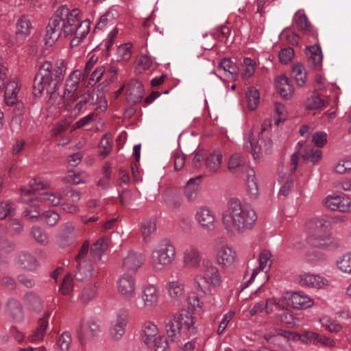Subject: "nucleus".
<instances>
[{
  "instance_id": "obj_42",
  "label": "nucleus",
  "mask_w": 351,
  "mask_h": 351,
  "mask_svg": "<svg viewBox=\"0 0 351 351\" xmlns=\"http://www.w3.org/2000/svg\"><path fill=\"white\" fill-rule=\"evenodd\" d=\"M245 99L249 110H254L256 109L260 102L259 90L254 86L248 87L245 92Z\"/></svg>"
},
{
  "instance_id": "obj_45",
  "label": "nucleus",
  "mask_w": 351,
  "mask_h": 351,
  "mask_svg": "<svg viewBox=\"0 0 351 351\" xmlns=\"http://www.w3.org/2000/svg\"><path fill=\"white\" fill-rule=\"evenodd\" d=\"M49 183L42 178H38L29 182V187H22L21 191L24 195H30L36 191L49 187Z\"/></svg>"
},
{
  "instance_id": "obj_11",
  "label": "nucleus",
  "mask_w": 351,
  "mask_h": 351,
  "mask_svg": "<svg viewBox=\"0 0 351 351\" xmlns=\"http://www.w3.org/2000/svg\"><path fill=\"white\" fill-rule=\"evenodd\" d=\"M82 72L79 70L72 71L66 77L62 96L61 99H56V105H52L55 108H61L62 104L68 102L76 101L78 95Z\"/></svg>"
},
{
  "instance_id": "obj_13",
  "label": "nucleus",
  "mask_w": 351,
  "mask_h": 351,
  "mask_svg": "<svg viewBox=\"0 0 351 351\" xmlns=\"http://www.w3.org/2000/svg\"><path fill=\"white\" fill-rule=\"evenodd\" d=\"M176 253L173 245L168 241L161 243L152 252V262L156 269L160 270L169 265Z\"/></svg>"
},
{
  "instance_id": "obj_17",
  "label": "nucleus",
  "mask_w": 351,
  "mask_h": 351,
  "mask_svg": "<svg viewBox=\"0 0 351 351\" xmlns=\"http://www.w3.org/2000/svg\"><path fill=\"white\" fill-rule=\"evenodd\" d=\"M324 204L327 208L333 211L351 212V198L347 195H328L324 199Z\"/></svg>"
},
{
  "instance_id": "obj_26",
  "label": "nucleus",
  "mask_w": 351,
  "mask_h": 351,
  "mask_svg": "<svg viewBox=\"0 0 351 351\" xmlns=\"http://www.w3.org/2000/svg\"><path fill=\"white\" fill-rule=\"evenodd\" d=\"M276 88L282 97L290 99L294 93L293 85L286 75H280L275 79Z\"/></svg>"
},
{
  "instance_id": "obj_36",
  "label": "nucleus",
  "mask_w": 351,
  "mask_h": 351,
  "mask_svg": "<svg viewBox=\"0 0 351 351\" xmlns=\"http://www.w3.org/2000/svg\"><path fill=\"white\" fill-rule=\"evenodd\" d=\"M24 305L30 311L34 312L40 311L43 308L41 298L34 292H27L23 296Z\"/></svg>"
},
{
  "instance_id": "obj_29",
  "label": "nucleus",
  "mask_w": 351,
  "mask_h": 351,
  "mask_svg": "<svg viewBox=\"0 0 351 351\" xmlns=\"http://www.w3.org/2000/svg\"><path fill=\"white\" fill-rule=\"evenodd\" d=\"M245 189L251 199H256L259 194L258 181L253 169L246 171L245 178Z\"/></svg>"
},
{
  "instance_id": "obj_33",
  "label": "nucleus",
  "mask_w": 351,
  "mask_h": 351,
  "mask_svg": "<svg viewBox=\"0 0 351 351\" xmlns=\"http://www.w3.org/2000/svg\"><path fill=\"white\" fill-rule=\"evenodd\" d=\"M183 264L186 267H195L199 265L200 256L197 249L194 247H187L183 252Z\"/></svg>"
},
{
  "instance_id": "obj_64",
  "label": "nucleus",
  "mask_w": 351,
  "mask_h": 351,
  "mask_svg": "<svg viewBox=\"0 0 351 351\" xmlns=\"http://www.w3.org/2000/svg\"><path fill=\"white\" fill-rule=\"evenodd\" d=\"M337 265L342 271L351 274V253L344 255Z\"/></svg>"
},
{
  "instance_id": "obj_62",
  "label": "nucleus",
  "mask_w": 351,
  "mask_h": 351,
  "mask_svg": "<svg viewBox=\"0 0 351 351\" xmlns=\"http://www.w3.org/2000/svg\"><path fill=\"white\" fill-rule=\"evenodd\" d=\"M31 234L40 244L45 245L48 243L47 236L40 228L33 227L31 230Z\"/></svg>"
},
{
  "instance_id": "obj_31",
  "label": "nucleus",
  "mask_w": 351,
  "mask_h": 351,
  "mask_svg": "<svg viewBox=\"0 0 351 351\" xmlns=\"http://www.w3.org/2000/svg\"><path fill=\"white\" fill-rule=\"evenodd\" d=\"M156 221L154 217L144 219L141 223V231L143 241L149 243L156 233Z\"/></svg>"
},
{
  "instance_id": "obj_34",
  "label": "nucleus",
  "mask_w": 351,
  "mask_h": 351,
  "mask_svg": "<svg viewBox=\"0 0 351 351\" xmlns=\"http://www.w3.org/2000/svg\"><path fill=\"white\" fill-rule=\"evenodd\" d=\"M32 25L27 16H22L16 23V35L20 39L26 38L31 33Z\"/></svg>"
},
{
  "instance_id": "obj_24",
  "label": "nucleus",
  "mask_w": 351,
  "mask_h": 351,
  "mask_svg": "<svg viewBox=\"0 0 351 351\" xmlns=\"http://www.w3.org/2000/svg\"><path fill=\"white\" fill-rule=\"evenodd\" d=\"M143 93L144 88L141 82L133 79L130 82L127 89V101L132 104H136L141 100Z\"/></svg>"
},
{
  "instance_id": "obj_25",
  "label": "nucleus",
  "mask_w": 351,
  "mask_h": 351,
  "mask_svg": "<svg viewBox=\"0 0 351 351\" xmlns=\"http://www.w3.org/2000/svg\"><path fill=\"white\" fill-rule=\"evenodd\" d=\"M222 161L223 153L219 148L215 149L204 158L206 168L209 172H217L220 169Z\"/></svg>"
},
{
  "instance_id": "obj_10",
  "label": "nucleus",
  "mask_w": 351,
  "mask_h": 351,
  "mask_svg": "<svg viewBox=\"0 0 351 351\" xmlns=\"http://www.w3.org/2000/svg\"><path fill=\"white\" fill-rule=\"evenodd\" d=\"M221 277L218 268L211 262H203V274L195 277V283L198 290L206 293L210 290V286L218 287L221 285Z\"/></svg>"
},
{
  "instance_id": "obj_37",
  "label": "nucleus",
  "mask_w": 351,
  "mask_h": 351,
  "mask_svg": "<svg viewBox=\"0 0 351 351\" xmlns=\"http://www.w3.org/2000/svg\"><path fill=\"white\" fill-rule=\"evenodd\" d=\"M51 316V312H46L44 316L39 319L38 326L34 331L31 337L32 342H37L41 341L45 334L46 329L49 325V318Z\"/></svg>"
},
{
  "instance_id": "obj_21",
  "label": "nucleus",
  "mask_w": 351,
  "mask_h": 351,
  "mask_svg": "<svg viewBox=\"0 0 351 351\" xmlns=\"http://www.w3.org/2000/svg\"><path fill=\"white\" fill-rule=\"evenodd\" d=\"M299 284L304 287L322 289L328 285V280L319 274L303 273L299 276Z\"/></svg>"
},
{
  "instance_id": "obj_27",
  "label": "nucleus",
  "mask_w": 351,
  "mask_h": 351,
  "mask_svg": "<svg viewBox=\"0 0 351 351\" xmlns=\"http://www.w3.org/2000/svg\"><path fill=\"white\" fill-rule=\"evenodd\" d=\"M100 327L99 324L94 320H90L80 326L78 330L80 340L83 342L86 339L93 338L99 335Z\"/></svg>"
},
{
  "instance_id": "obj_4",
  "label": "nucleus",
  "mask_w": 351,
  "mask_h": 351,
  "mask_svg": "<svg viewBox=\"0 0 351 351\" xmlns=\"http://www.w3.org/2000/svg\"><path fill=\"white\" fill-rule=\"evenodd\" d=\"M177 302H184L188 306V309L180 310L177 317V328L186 335H195L197 328L193 311L198 309L202 311V303L195 293L191 292L189 287L178 282Z\"/></svg>"
},
{
  "instance_id": "obj_48",
  "label": "nucleus",
  "mask_w": 351,
  "mask_h": 351,
  "mask_svg": "<svg viewBox=\"0 0 351 351\" xmlns=\"http://www.w3.org/2000/svg\"><path fill=\"white\" fill-rule=\"evenodd\" d=\"M108 244L106 241L104 239H99L91 247L90 254L93 258L96 261H99L104 252L106 250Z\"/></svg>"
},
{
  "instance_id": "obj_15",
  "label": "nucleus",
  "mask_w": 351,
  "mask_h": 351,
  "mask_svg": "<svg viewBox=\"0 0 351 351\" xmlns=\"http://www.w3.org/2000/svg\"><path fill=\"white\" fill-rule=\"evenodd\" d=\"M194 218L199 227L206 232H212L217 227V215L208 206H199L195 210Z\"/></svg>"
},
{
  "instance_id": "obj_12",
  "label": "nucleus",
  "mask_w": 351,
  "mask_h": 351,
  "mask_svg": "<svg viewBox=\"0 0 351 351\" xmlns=\"http://www.w3.org/2000/svg\"><path fill=\"white\" fill-rule=\"evenodd\" d=\"M139 298L141 302H136L135 306L139 310L152 311L159 303L160 293L158 287L151 283L142 285Z\"/></svg>"
},
{
  "instance_id": "obj_16",
  "label": "nucleus",
  "mask_w": 351,
  "mask_h": 351,
  "mask_svg": "<svg viewBox=\"0 0 351 351\" xmlns=\"http://www.w3.org/2000/svg\"><path fill=\"white\" fill-rule=\"evenodd\" d=\"M40 209L38 204L33 203L25 209L23 216L26 219L33 221L38 219L40 221L46 223L49 226H55L60 219L58 213L53 210H48L42 214H40Z\"/></svg>"
},
{
  "instance_id": "obj_60",
  "label": "nucleus",
  "mask_w": 351,
  "mask_h": 351,
  "mask_svg": "<svg viewBox=\"0 0 351 351\" xmlns=\"http://www.w3.org/2000/svg\"><path fill=\"white\" fill-rule=\"evenodd\" d=\"M274 111H275V123L276 125H279L281 122H282L287 116V110L282 104L276 102L274 104Z\"/></svg>"
},
{
  "instance_id": "obj_6",
  "label": "nucleus",
  "mask_w": 351,
  "mask_h": 351,
  "mask_svg": "<svg viewBox=\"0 0 351 351\" xmlns=\"http://www.w3.org/2000/svg\"><path fill=\"white\" fill-rule=\"evenodd\" d=\"M96 106L95 110L99 112H104L107 108V101L102 94L99 95L93 90H87L77 95L76 101L68 102L61 106V108L70 113L74 118Z\"/></svg>"
},
{
  "instance_id": "obj_44",
  "label": "nucleus",
  "mask_w": 351,
  "mask_h": 351,
  "mask_svg": "<svg viewBox=\"0 0 351 351\" xmlns=\"http://www.w3.org/2000/svg\"><path fill=\"white\" fill-rule=\"evenodd\" d=\"M219 69H223L226 73H228L231 80L234 81L237 79L239 75V69L237 65L229 58H223L219 65Z\"/></svg>"
},
{
  "instance_id": "obj_22",
  "label": "nucleus",
  "mask_w": 351,
  "mask_h": 351,
  "mask_svg": "<svg viewBox=\"0 0 351 351\" xmlns=\"http://www.w3.org/2000/svg\"><path fill=\"white\" fill-rule=\"evenodd\" d=\"M144 262L141 254L134 251H130L123 257L122 268L123 270L130 272H136Z\"/></svg>"
},
{
  "instance_id": "obj_9",
  "label": "nucleus",
  "mask_w": 351,
  "mask_h": 351,
  "mask_svg": "<svg viewBox=\"0 0 351 351\" xmlns=\"http://www.w3.org/2000/svg\"><path fill=\"white\" fill-rule=\"evenodd\" d=\"M213 252L217 264L222 268H230L237 261L236 251L223 237H217L215 239Z\"/></svg>"
},
{
  "instance_id": "obj_49",
  "label": "nucleus",
  "mask_w": 351,
  "mask_h": 351,
  "mask_svg": "<svg viewBox=\"0 0 351 351\" xmlns=\"http://www.w3.org/2000/svg\"><path fill=\"white\" fill-rule=\"evenodd\" d=\"M321 326L330 333H338L342 330V326L334 319L328 317H323L319 319Z\"/></svg>"
},
{
  "instance_id": "obj_8",
  "label": "nucleus",
  "mask_w": 351,
  "mask_h": 351,
  "mask_svg": "<svg viewBox=\"0 0 351 351\" xmlns=\"http://www.w3.org/2000/svg\"><path fill=\"white\" fill-rule=\"evenodd\" d=\"M143 342L154 351H168V343L165 337L158 335L157 326L151 321H146L141 328Z\"/></svg>"
},
{
  "instance_id": "obj_38",
  "label": "nucleus",
  "mask_w": 351,
  "mask_h": 351,
  "mask_svg": "<svg viewBox=\"0 0 351 351\" xmlns=\"http://www.w3.org/2000/svg\"><path fill=\"white\" fill-rule=\"evenodd\" d=\"M307 53L308 64L315 69H319L322 63L323 56L321 47L318 45L309 47Z\"/></svg>"
},
{
  "instance_id": "obj_58",
  "label": "nucleus",
  "mask_w": 351,
  "mask_h": 351,
  "mask_svg": "<svg viewBox=\"0 0 351 351\" xmlns=\"http://www.w3.org/2000/svg\"><path fill=\"white\" fill-rule=\"evenodd\" d=\"M175 322L176 316L173 314L169 315L165 321L166 332L173 342L176 339Z\"/></svg>"
},
{
  "instance_id": "obj_63",
  "label": "nucleus",
  "mask_w": 351,
  "mask_h": 351,
  "mask_svg": "<svg viewBox=\"0 0 351 351\" xmlns=\"http://www.w3.org/2000/svg\"><path fill=\"white\" fill-rule=\"evenodd\" d=\"M152 65V60L146 55L140 56L136 62V71L142 73L149 69Z\"/></svg>"
},
{
  "instance_id": "obj_7",
  "label": "nucleus",
  "mask_w": 351,
  "mask_h": 351,
  "mask_svg": "<svg viewBox=\"0 0 351 351\" xmlns=\"http://www.w3.org/2000/svg\"><path fill=\"white\" fill-rule=\"evenodd\" d=\"M270 128V121H265L262 123L261 132H258L257 141L254 138L255 132L254 130L244 136L243 146L255 159L261 158L263 154H268L271 150L273 143L271 139Z\"/></svg>"
},
{
  "instance_id": "obj_1",
  "label": "nucleus",
  "mask_w": 351,
  "mask_h": 351,
  "mask_svg": "<svg viewBox=\"0 0 351 351\" xmlns=\"http://www.w3.org/2000/svg\"><path fill=\"white\" fill-rule=\"evenodd\" d=\"M80 10H71L67 5L60 6L51 17L45 35V44L52 45L63 34L71 38V47H77L90 29L89 20H82Z\"/></svg>"
},
{
  "instance_id": "obj_18",
  "label": "nucleus",
  "mask_w": 351,
  "mask_h": 351,
  "mask_svg": "<svg viewBox=\"0 0 351 351\" xmlns=\"http://www.w3.org/2000/svg\"><path fill=\"white\" fill-rule=\"evenodd\" d=\"M117 290L126 301H131L136 295V280L129 274L121 275L117 280Z\"/></svg>"
},
{
  "instance_id": "obj_59",
  "label": "nucleus",
  "mask_w": 351,
  "mask_h": 351,
  "mask_svg": "<svg viewBox=\"0 0 351 351\" xmlns=\"http://www.w3.org/2000/svg\"><path fill=\"white\" fill-rule=\"evenodd\" d=\"M118 16L116 10H110L100 17L99 22L96 25L97 29H102L109 23L112 22Z\"/></svg>"
},
{
  "instance_id": "obj_3",
  "label": "nucleus",
  "mask_w": 351,
  "mask_h": 351,
  "mask_svg": "<svg viewBox=\"0 0 351 351\" xmlns=\"http://www.w3.org/2000/svg\"><path fill=\"white\" fill-rule=\"evenodd\" d=\"M66 67L62 60L53 64L49 61L43 62L39 68L34 81V94L38 97L46 90L49 96V104L56 105V99H61L57 93L60 83L64 79Z\"/></svg>"
},
{
  "instance_id": "obj_30",
  "label": "nucleus",
  "mask_w": 351,
  "mask_h": 351,
  "mask_svg": "<svg viewBox=\"0 0 351 351\" xmlns=\"http://www.w3.org/2000/svg\"><path fill=\"white\" fill-rule=\"evenodd\" d=\"M77 265L75 271V277L77 280L84 281L90 280L94 274L93 265L88 261H77Z\"/></svg>"
},
{
  "instance_id": "obj_23",
  "label": "nucleus",
  "mask_w": 351,
  "mask_h": 351,
  "mask_svg": "<svg viewBox=\"0 0 351 351\" xmlns=\"http://www.w3.org/2000/svg\"><path fill=\"white\" fill-rule=\"evenodd\" d=\"M289 300L293 308L296 309H306L311 307L314 302L311 297L302 292H293L290 294Z\"/></svg>"
},
{
  "instance_id": "obj_41",
  "label": "nucleus",
  "mask_w": 351,
  "mask_h": 351,
  "mask_svg": "<svg viewBox=\"0 0 351 351\" xmlns=\"http://www.w3.org/2000/svg\"><path fill=\"white\" fill-rule=\"evenodd\" d=\"M7 308L14 320L19 322L23 319V307L19 300L10 298L7 302Z\"/></svg>"
},
{
  "instance_id": "obj_55",
  "label": "nucleus",
  "mask_w": 351,
  "mask_h": 351,
  "mask_svg": "<svg viewBox=\"0 0 351 351\" xmlns=\"http://www.w3.org/2000/svg\"><path fill=\"white\" fill-rule=\"evenodd\" d=\"M302 157L305 160H309L311 162L315 164L322 157V152L315 149L312 146H308L302 153Z\"/></svg>"
},
{
  "instance_id": "obj_32",
  "label": "nucleus",
  "mask_w": 351,
  "mask_h": 351,
  "mask_svg": "<svg viewBox=\"0 0 351 351\" xmlns=\"http://www.w3.org/2000/svg\"><path fill=\"white\" fill-rule=\"evenodd\" d=\"M16 263L22 269L34 271L38 266L37 260L30 254L25 252H21L16 258Z\"/></svg>"
},
{
  "instance_id": "obj_54",
  "label": "nucleus",
  "mask_w": 351,
  "mask_h": 351,
  "mask_svg": "<svg viewBox=\"0 0 351 351\" xmlns=\"http://www.w3.org/2000/svg\"><path fill=\"white\" fill-rule=\"evenodd\" d=\"M292 75L298 86H302L306 83V73L304 66L302 64H298L292 68Z\"/></svg>"
},
{
  "instance_id": "obj_28",
  "label": "nucleus",
  "mask_w": 351,
  "mask_h": 351,
  "mask_svg": "<svg viewBox=\"0 0 351 351\" xmlns=\"http://www.w3.org/2000/svg\"><path fill=\"white\" fill-rule=\"evenodd\" d=\"M75 226L72 222H67L63 224L60 229V233L57 242L60 247L69 245L76 237L75 232Z\"/></svg>"
},
{
  "instance_id": "obj_39",
  "label": "nucleus",
  "mask_w": 351,
  "mask_h": 351,
  "mask_svg": "<svg viewBox=\"0 0 351 351\" xmlns=\"http://www.w3.org/2000/svg\"><path fill=\"white\" fill-rule=\"evenodd\" d=\"M240 66L239 74H241L243 79H248L254 74L256 69V63L254 60L249 57H245L240 62Z\"/></svg>"
},
{
  "instance_id": "obj_47",
  "label": "nucleus",
  "mask_w": 351,
  "mask_h": 351,
  "mask_svg": "<svg viewBox=\"0 0 351 351\" xmlns=\"http://www.w3.org/2000/svg\"><path fill=\"white\" fill-rule=\"evenodd\" d=\"M293 22L298 29L306 32H310L312 27L304 13L297 11L293 16Z\"/></svg>"
},
{
  "instance_id": "obj_46",
  "label": "nucleus",
  "mask_w": 351,
  "mask_h": 351,
  "mask_svg": "<svg viewBox=\"0 0 351 351\" xmlns=\"http://www.w3.org/2000/svg\"><path fill=\"white\" fill-rule=\"evenodd\" d=\"M245 164V160L243 156L239 153H234L232 154L228 161V168L233 173H237L239 171L243 169Z\"/></svg>"
},
{
  "instance_id": "obj_14",
  "label": "nucleus",
  "mask_w": 351,
  "mask_h": 351,
  "mask_svg": "<svg viewBox=\"0 0 351 351\" xmlns=\"http://www.w3.org/2000/svg\"><path fill=\"white\" fill-rule=\"evenodd\" d=\"M41 199L50 206H58L63 200L77 202L81 193L69 188H63L58 192H45L41 194Z\"/></svg>"
},
{
  "instance_id": "obj_50",
  "label": "nucleus",
  "mask_w": 351,
  "mask_h": 351,
  "mask_svg": "<svg viewBox=\"0 0 351 351\" xmlns=\"http://www.w3.org/2000/svg\"><path fill=\"white\" fill-rule=\"evenodd\" d=\"M285 298L276 300L274 298L267 299L266 313H276L285 308Z\"/></svg>"
},
{
  "instance_id": "obj_56",
  "label": "nucleus",
  "mask_w": 351,
  "mask_h": 351,
  "mask_svg": "<svg viewBox=\"0 0 351 351\" xmlns=\"http://www.w3.org/2000/svg\"><path fill=\"white\" fill-rule=\"evenodd\" d=\"M72 342L71 334L66 331L62 333L57 344V351H69Z\"/></svg>"
},
{
  "instance_id": "obj_2",
  "label": "nucleus",
  "mask_w": 351,
  "mask_h": 351,
  "mask_svg": "<svg viewBox=\"0 0 351 351\" xmlns=\"http://www.w3.org/2000/svg\"><path fill=\"white\" fill-rule=\"evenodd\" d=\"M256 220L257 215L252 205L239 199H230L221 215L222 226L229 234L252 230Z\"/></svg>"
},
{
  "instance_id": "obj_57",
  "label": "nucleus",
  "mask_w": 351,
  "mask_h": 351,
  "mask_svg": "<svg viewBox=\"0 0 351 351\" xmlns=\"http://www.w3.org/2000/svg\"><path fill=\"white\" fill-rule=\"evenodd\" d=\"M96 295V287L95 285H88L82 290L79 300L82 303L86 304L93 300Z\"/></svg>"
},
{
  "instance_id": "obj_35",
  "label": "nucleus",
  "mask_w": 351,
  "mask_h": 351,
  "mask_svg": "<svg viewBox=\"0 0 351 351\" xmlns=\"http://www.w3.org/2000/svg\"><path fill=\"white\" fill-rule=\"evenodd\" d=\"M200 176L190 178L184 187V195L189 201L195 200L199 193Z\"/></svg>"
},
{
  "instance_id": "obj_20",
  "label": "nucleus",
  "mask_w": 351,
  "mask_h": 351,
  "mask_svg": "<svg viewBox=\"0 0 351 351\" xmlns=\"http://www.w3.org/2000/svg\"><path fill=\"white\" fill-rule=\"evenodd\" d=\"M258 261L259 267L253 269L250 279L246 282V287H248L253 282L261 271L265 273L269 271L273 263L271 252L267 249L263 250L260 253Z\"/></svg>"
},
{
  "instance_id": "obj_19",
  "label": "nucleus",
  "mask_w": 351,
  "mask_h": 351,
  "mask_svg": "<svg viewBox=\"0 0 351 351\" xmlns=\"http://www.w3.org/2000/svg\"><path fill=\"white\" fill-rule=\"evenodd\" d=\"M128 312L125 309L119 310L114 319L111 322L110 335L113 340H120L125 332L128 324Z\"/></svg>"
},
{
  "instance_id": "obj_40",
  "label": "nucleus",
  "mask_w": 351,
  "mask_h": 351,
  "mask_svg": "<svg viewBox=\"0 0 351 351\" xmlns=\"http://www.w3.org/2000/svg\"><path fill=\"white\" fill-rule=\"evenodd\" d=\"M132 54V44L130 43L119 45L114 54V60L117 62H126Z\"/></svg>"
},
{
  "instance_id": "obj_61",
  "label": "nucleus",
  "mask_w": 351,
  "mask_h": 351,
  "mask_svg": "<svg viewBox=\"0 0 351 351\" xmlns=\"http://www.w3.org/2000/svg\"><path fill=\"white\" fill-rule=\"evenodd\" d=\"M319 333L311 330H305L300 335V340L306 344H317Z\"/></svg>"
},
{
  "instance_id": "obj_5",
  "label": "nucleus",
  "mask_w": 351,
  "mask_h": 351,
  "mask_svg": "<svg viewBox=\"0 0 351 351\" xmlns=\"http://www.w3.org/2000/svg\"><path fill=\"white\" fill-rule=\"evenodd\" d=\"M309 232V243L318 248L330 250L336 246L331 237V225L330 221L324 217H315L306 223Z\"/></svg>"
},
{
  "instance_id": "obj_52",
  "label": "nucleus",
  "mask_w": 351,
  "mask_h": 351,
  "mask_svg": "<svg viewBox=\"0 0 351 351\" xmlns=\"http://www.w3.org/2000/svg\"><path fill=\"white\" fill-rule=\"evenodd\" d=\"M74 287V280L71 274L67 273L62 282L59 287L60 292L65 295H71L73 292V289Z\"/></svg>"
},
{
  "instance_id": "obj_43",
  "label": "nucleus",
  "mask_w": 351,
  "mask_h": 351,
  "mask_svg": "<svg viewBox=\"0 0 351 351\" xmlns=\"http://www.w3.org/2000/svg\"><path fill=\"white\" fill-rule=\"evenodd\" d=\"M18 84L15 81H9L5 87V101L8 106H12L16 101Z\"/></svg>"
},
{
  "instance_id": "obj_53",
  "label": "nucleus",
  "mask_w": 351,
  "mask_h": 351,
  "mask_svg": "<svg viewBox=\"0 0 351 351\" xmlns=\"http://www.w3.org/2000/svg\"><path fill=\"white\" fill-rule=\"evenodd\" d=\"M15 211L16 206L11 201L5 200L0 202V219L14 215Z\"/></svg>"
},
{
  "instance_id": "obj_51",
  "label": "nucleus",
  "mask_w": 351,
  "mask_h": 351,
  "mask_svg": "<svg viewBox=\"0 0 351 351\" xmlns=\"http://www.w3.org/2000/svg\"><path fill=\"white\" fill-rule=\"evenodd\" d=\"M333 171L339 174L351 173V157L346 156L339 160L334 165Z\"/></svg>"
}]
</instances>
